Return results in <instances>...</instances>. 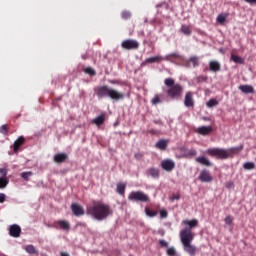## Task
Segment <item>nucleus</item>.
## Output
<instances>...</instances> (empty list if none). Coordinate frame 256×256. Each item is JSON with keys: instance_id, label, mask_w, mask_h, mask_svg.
I'll list each match as a JSON object with an SVG mask.
<instances>
[{"instance_id": "1", "label": "nucleus", "mask_w": 256, "mask_h": 256, "mask_svg": "<svg viewBox=\"0 0 256 256\" xmlns=\"http://www.w3.org/2000/svg\"><path fill=\"white\" fill-rule=\"evenodd\" d=\"M86 213L96 221H105L107 217L113 215V210H111L109 205L103 202H95L91 206L87 207Z\"/></svg>"}, {"instance_id": "2", "label": "nucleus", "mask_w": 256, "mask_h": 256, "mask_svg": "<svg viewBox=\"0 0 256 256\" xmlns=\"http://www.w3.org/2000/svg\"><path fill=\"white\" fill-rule=\"evenodd\" d=\"M96 95L99 99H112V101H123L125 99V93L119 92L107 85L99 86L95 90Z\"/></svg>"}, {"instance_id": "3", "label": "nucleus", "mask_w": 256, "mask_h": 256, "mask_svg": "<svg viewBox=\"0 0 256 256\" xmlns=\"http://www.w3.org/2000/svg\"><path fill=\"white\" fill-rule=\"evenodd\" d=\"M239 151V148H208L204 151L206 155H210V157H214L215 159H229V157H233L235 153Z\"/></svg>"}, {"instance_id": "4", "label": "nucleus", "mask_w": 256, "mask_h": 256, "mask_svg": "<svg viewBox=\"0 0 256 256\" xmlns=\"http://www.w3.org/2000/svg\"><path fill=\"white\" fill-rule=\"evenodd\" d=\"M164 85L169 87L167 94L171 99H179L183 93V87L179 84H175V80L173 78H166L164 80Z\"/></svg>"}, {"instance_id": "5", "label": "nucleus", "mask_w": 256, "mask_h": 256, "mask_svg": "<svg viewBox=\"0 0 256 256\" xmlns=\"http://www.w3.org/2000/svg\"><path fill=\"white\" fill-rule=\"evenodd\" d=\"M164 61H169L170 63H175L176 65H182L183 67H191L189 61L185 60V56L177 52L166 55L164 57Z\"/></svg>"}, {"instance_id": "6", "label": "nucleus", "mask_w": 256, "mask_h": 256, "mask_svg": "<svg viewBox=\"0 0 256 256\" xmlns=\"http://www.w3.org/2000/svg\"><path fill=\"white\" fill-rule=\"evenodd\" d=\"M195 239V234L191 231V228H185L180 231V241L183 244L191 243Z\"/></svg>"}, {"instance_id": "7", "label": "nucleus", "mask_w": 256, "mask_h": 256, "mask_svg": "<svg viewBox=\"0 0 256 256\" xmlns=\"http://www.w3.org/2000/svg\"><path fill=\"white\" fill-rule=\"evenodd\" d=\"M129 201H141L142 203H147L149 201V196L141 191L131 192L128 196Z\"/></svg>"}, {"instance_id": "8", "label": "nucleus", "mask_w": 256, "mask_h": 256, "mask_svg": "<svg viewBox=\"0 0 256 256\" xmlns=\"http://www.w3.org/2000/svg\"><path fill=\"white\" fill-rule=\"evenodd\" d=\"M121 47L122 49H126L127 51L139 49V41L133 39L124 40L121 43Z\"/></svg>"}, {"instance_id": "9", "label": "nucleus", "mask_w": 256, "mask_h": 256, "mask_svg": "<svg viewBox=\"0 0 256 256\" xmlns=\"http://www.w3.org/2000/svg\"><path fill=\"white\" fill-rule=\"evenodd\" d=\"M161 167L164 171L171 172L175 169V161L171 159H166L161 162Z\"/></svg>"}, {"instance_id": "10", "label": "nucleus", "mask_w": 256, "mask_h": 256, "mask_svg": "<svg viewBox=\"0 0 256 256\" xmlns=\"http://www.w3.org/2000/svg\"><path fill=\"white\" fill-rule=\"evenodd\" d=\"M199 180L202 181V183H211L213 181V177H211L209 171L203 170L200 172Z\"/></svg>"}, {"instance_id": "11", "label": "nucleus", "mask_w": 256, "mask_h": 256, "mask_svg": "<svg viewBox=\"0 0 256 256\" xmlns=\"http://www.w3.org/2000/svg\"><path fill=\"white\" fill-rule=\"evenodd\" d=\"M9 235L11 237H20L21 236V227L17 224H13L9 228Z\"/></svg>"}, {"instance_id": "12", "label": "nucleus", "mask_w": 256, "mask_h": 256, "mask_svg": "<svg viewBox=\"0 0 256 256\" xmlns=\"http://www.w3.org/2000/svg\"><path fill=\"white\" fill-rule=\"evenodd\" d=\"M71 209L76 217H81L82 215H85V210L79 204H72Z\"/></svg>"}, {"instance_id": "13", "label": "nucleus", "mask_w": 256, "mask_h": 256, "mask_svg": "<svg viewBox=\"0 0 256 256\" xmlns=\"http://www.w3.org/2000/svg\"><path fill=\"white\" fill-rule=\"evenodd\" d=\"M185 107H195V100H193V93L187 92L184 98Z\"/></svg>"}, {"instance_id": "14", "label": "nucleus", "mask_w": 256, "mask_h": 256, "mask_svg": "<svg viewBox=\"0 0 256 256\" xmlns=\"http://www.w3.org/2000/svg\"><path fill=\"white\" fill-rule=\"evenodd\" d=\"M56 227H60L63 231H69L71 229V224L67 220H59L54 223Z\"/></svg>"}, {"instance_id": "15", "label": "nucleus", "mask_w": 256, "mask_h": 256, "mask_svg": "<svg viewBox=\"0 0 256 256\" xmlns=\"http://www.w3.org/2000/svg\"><path fill=\"white\" fill-rule=\"evenodd\" d=\"M196 162L200 165H204L205 167H213V163H211V160L205 156H199L196 158Z\"/></svg>"}, {"instance_id": "16", "label": "nucleus", "mask_w": 256, "mask_h": 256, "mask_svg": "<svg viewBox=\"0 0 256 256\" xmlns=\"http://www.w3.org/2000/svg\"><path fill=\"white\" fill-rule=\"evenodd\" d=\"M209 71H212V73H218V71H221V63L219 61H210L209 62Z\"/></svg>"}, {"instance_id": "17", "label": "nucleus", "mask_w": 256, "mask_h": 256, "mask_svg": "<svg viewBox=\"0 0 256 256\" xmlns=\"http://www.w3.org/2000/svg\"><path fill=\"white\" fill-rule=\"evenodd\" d=\"M161 61H164V57L163 56H153L150 58H147L144 62H142V66L143 65H147V63H161Z\"/></svg>"}, {"instance_id": "18", "label": "nucleus", "mask_w": 256, "mask_h": 256, "mask_svg": "<svg viewBox=\"0 0 256 256\" xmlns=\"http://www.w3.org/2000/svg\"><path fill=\"white\" fill-rule=\"evenodd\" d=\"M169 145V140L161 139L156 144V149H160V151H165Z\"/></svg>"}, {"instance_id": "19", "label": "nucleus", "mask_w": 256, "mask_h": 256, "mask_svg": "<svg viewBox=\"0 0 256 256\" xmlns=\"http://www.w3.org/2000/svg\"><path fill=\"white\" fill-rule=\"evenodd\" d=\"M67 159H69V155H67V153H59L54 156L55 163H64Z\"/></svg>"}, {"instance_id": "20", "label": "nucleus", "mask_w": 256, "mask_h": 256, "mask_svg": "<svg viewBox=\"0 0 256 256\" xmlns=\"http://www.w3.org/2000/svg\"><path fill=\"white\" fill-rule=\"evenodd\" d=\"M182 225H187L188 229H195V227H197V225H199V221L197 219H193V220H183L182 221Z\"/></svg>"}, {"instance_id": "21", "label": "nucleus", "mask_w": 256, "mask_h": 256, "mask_svg": "<svg viewBox=\"0 0 256 256\" xmlns=\"http://www.w3.org/2000/svg\"><path fill=\"white\" fill-rule=\"evenodd\" d=\"M183 247H184V251H186V253H189L191 256L195 255L197 251V248L191 245V242L183 244Z\"/></svg>"}, {"instance_id": "22", "label": "nucleus", "mask_w": 256, "mask_h": 256, "mask_svg": "<svg viewBox=\"0 0 256 256\" xmlns=\"http://www.w3.org/2000/svg\"><path fill=\"white\" fill-rule=\"evenodd\" d=\"M211 131H213L211 126H201L197 129V133H199V135H209Z\"/></svg>"}, {"instance_id": "23", "label": "nucleus", "mask_w": 256, "mask_h": 256, "mask_svg": "<svg viewBox=\"0 0 256 256\" xmlns=\"http://www.w3.org/2000/svg\"><path fill=\"white\" fill-rule=\"evenodd\" d=\"M239 90L242 93H245L246 95L249 94V93H254V91H255V89L251 85H240Z\"/></svg>"}, {"instance_id": "24", "label": "nucleus", "mask_w": 256, "mask_h": 256, "mask_svg": "<svg viewBox=\"0 0 256 256\" xmlns=\"http://www.w3.org/2000/svg\"><path fill=\"white\" fill-rule=\"evenodd\" d=\"M23 143H25V138H23V136H20L15 142H14V153H18L19 151V147H21V145H23Z\"/></svg>"}, {"instance_id": "25", "label": "nucleus", "mask_w": 256, "mask_h": 256, "mask_svg": "<svg viewBox=\"0 0 256 256\" xmlns=\"http://www.w3.org/2000/svg\"><path fill=\"white\" fill-rule=\"evenodd\" d=\"M227 17H229V13H221L217 16L216 21L220 25H225V22L227 21Z\"/></svg>"}, {"instance_id": "26", "label": "nucleus", "mask_w": 256, "mask_h": 256, "mask_svg": "<svg viewBox=\"0 0 256 256\" xmlns=\"http://www.w3.org/2000/svg\"><path fill=\"white\" fill-rule=\"evenodd\" d=\"M185 61H188L190 67L192 63V67H199V57L198 56H191L188 60L185 59Z\"/></svg>"}, {"instance_id": "27", "label": "nucleus", "mask_w": 256, "mask_h": 256, "mask_svg": "<svg viewBox=\"0 0 256 256\" xmlns=\"http://www.w3.org/2000/svg\"><path fill=\"white\" fill-rule=\"evenodd\" d=\"M92 123H94L98 127L100 125H103V123H105V116L104 115H100V116L96 117L95 119L92 120Z\"/></svg>"}, {"instance_id": "28", "label": "nucleus", "mask_w": 256, "mask_h": 256, "mask_svg": "<svg viewBox=\"0 0 256 256\" xmlns=\"http://www.w3.org/2000/svg\"><path fill=\"white\" fill-rule=\"evenodd\" d=\"M231 61H233L234 63H238L239 65H243V63H244L243 58H241L240 56L235 55V54L231 55Z\"/></svg>"}, {"instance_id": "29", "label": "nucleus", "mask_w": 256, "mask_h": 256, "mask_svg": "<svg viewBox=\"0 0 256 256\" xmlns=\"http://www.w3.org/2000/svg\"><path fill=\"white\" fill-rule=\"evenodd\" d=\"M147 173L150 174L153 179H157V177H159V170L157 168H150L147 170Z\"/></svg>"}, {"instance_id": "30", "label": "nucleus", "mask_w": 256, "mask_h": 256, "mask_svg": "<svg viewBox=\"0 0 256 256\" xmlns=\"http://www.w3.org/2000/svg\"><path fill=\"white\" fill-rule=\"evenodd\" d=\"M243 168L246 170V171H253V169H255V163L254 162H245L243 164Z\"/></svg>"}, {"instance_id": "31", "label": "nucleus", "mask_w": 256, "mask_h": 256, "mask_svg": "<svg viewBox=\"0 0 256 256\" xmlns=\"http://www.w3.org/2000/svg\"><path fill=\"white\" fill-rule=\"evenodd\" d=\"M180 30L184 35H187V36L191 35L192 33L191 27L187 25H182Z\"/></svg>"}, {"instance_id": "32", "label": "nucleus", "mask_w": 256, "mask_h": 256, "mask_svg": "<svg viewBox=\"0 0 256 256\" xmlns=\"http://www.w3.org/2000/svg\"><path fill=\"white\" fill-rule=\"evenodd\" d=\"M217 105H219V101H217V100L214 99V98L210 99V100L206 103V106H207L209 109H212V107H217Z\"/></svg>"}, {"instance_id": "33", "label": "nucleus", "mask_w": 256, "mask_h": 256, "mask_svg": "<svg viewBox=\"0 0 256 256\" xmlns=\"http://www.w3.org/2000/svg\"><path fill=\"white\" fill-rule=\"evenodd\" d=\"M166 253H167L168 256H180L177 253V250L175 249V247H168L167 250H166Z\"/></svg>"}, {"instance_id": "34", "label": "nucleus", "mask_w": 256, "mask_h": 256, "mask_svg": "<svg viewBox=\"0 0 256 256\" xmlns=\"http://www.w3.org/2000/svg\"><path fill=\"white\" fill-rule=\"evenodd\" d=\"M21 177L24 179V181H29L31 177H33V172L28 171V172H22Z\"/></svg>"}, {"instance_id": "35", "label": "nucleus", "mask_w": 256, "mask_h": 256, "mask_svg": "<svg viewBox=\"0 0 256 256\" xmlns=\"http://www.w3.org/2000/svg\"><path fill=\"white\" fill-rule=\"evenodd\" d=\"M117 193H119V195H125V184H117Z\"/></svg>"}, {"instance_id": "36", "label": "nucleus", "mask_w": 256, "mask_h": 256, "mask_svg": "<svg viewBox=\"0 0 256 256\" xmlns=\"http://www.w3.org/2000/svg\"><path fill=\"white\" fill-rule=\"evenodd\" d=\"M9 185V178H0V189H5Z\"/></svg>"}, {"instance_id": "37", "label": "nucleus", "mask_w": 256, "mask_h": 256, "mask_svg": "<svg viewBox=\"0 0 256 256\" xmlns=\"http://www.w3.org/2000/svg\"><path fill=\"white\" fill-rule=\"evenodd\" d=\"M26 253H29V255H35V246L34 245H28L25 248Z\"/></svg>"}, {"instance_id": "38", "label": "nucleus", "mask_w": 256, "mask_h": 256, "mask_svg": "<svg viewBox=\"0 0 256 256\" xmlns=\"http://www.w3.org/2000/svg\"><path fill=\"white\" fill-rule=\"evenodd\" d=\"M145 213L148 217H156L157 216V212H154L152 211L151 209L149 208H146L145 209Z\"/></svg>"}, {"instance_id": "39", "label": "nucleus", "mask_w": 256, "mask_h": 256, "mask_svg": "<svg viewBox=\"0 0 256 256\" xmlns=\"http://www.w3.org/2000/svg\"><path fill=\"white\" fill-rule=\"evenodd\" d=\"M8 129H9V126L7 124H4L0 127V133H2V135H7Z\"/></svg>"}, {"instance_id": "40", "label": "nucleus", "mask_w": 256, "mask_h": 256, "mask_svg": "<svg viewBox=\"0 0 256 256\" xmlns=\"http://www.w3.org/2000/svg\"><path fill=\"white\" fill-rule=\"evenodd\" d=\"M7 168H0V178H7Z\"/></svg>"}, {"instance_id": "41", "label": "nucleus", "mask_w": 256, "mask_h": 256, "mask_svg": "<svg viewBox=\"0 0 256 256\" xmlns=\"http://www.w3.org/2000/svg\"><path fill=\"white\" fill-rule=\"evenodd\" d=\"M224 222L226 225H229V226L233 225V216H227Z\"/></svg>"}, {"instance_id": "42", "label": "nucleus", "mask_w": 256, "mask_h": 256, "mask_svg": "<svg viewBox=\"0 0 256 256\" xmlns=\"http://www.w3.org/2000/svg\"><path fill=\"white\" fill-rule=\"evenodd\" d=\"M208 77L207 76H198L197 77V83H205L207 81Z\"/></svg>"}, {"instance_id": "43", "label": "nucleus", "mask_w": 256, "mask_h": 256, "mask_svg": "<svg viewBox=\"0 0 256 256\" xmlns=\"http://www.w3.org/2000/svg\"><path fill=\"white\" fill-rule=\"evenodd\" d=\"M85 73H87V75H95V70L91 67H87L86 69H84Z\"/></svg>"}, {"instance_id": "44", "label": "nucleus", "mask_w": 256, "mask_h": 256, "mask_svg": "<svg viewBox=\"0 0 256 256\" xmlns=\"http://www.w3.org/2000/svg\"><path fill=\"white\" fill-rule=\"evenodd\" d=\"M187 155H189V157H195V156H197V150L190 149V150H188Z\"/></svg>"}, {"instance_id": "45", "label": "nucleus", "mask_w": 256, "mask_h": 256, "mask_svg": "<svg viewBox=\"0 0 256 256\" xmlns=\"http://www.w3.org/2000/svg\"><path fill=\"white\" fill-rule=\"evenodd\" d=\"M131 17V12L123 11L122 12V19H129Z\"/></svg>"}, {"instance_id": "46", "label": "nucleus", "mask_w": 256, "mask_h": 256, "mask_svg": "<svg viewBox=\"0 0 256 256\" xmlns=\"http://www.w3.org/2000/svg\"><path fill=\"white\" fill-rule=\"evenodd\" d=\"M161 103V98H159V96H156L152 99V105H157Z\"/></svg>"}, {"instance_id": "47", "label": "nucleus", "mask_w": 256, "mask_h": 256, "mask_svg": "<svg viewBox=\"0 0 256 256\" xmlns=\"http://www.w3.org/2000/svg\"><path fill=\"white\" fill-rule=\"evenodd\" d=\"M167 215H168V213H167L166 210H161V211H160V217H161V219H167Z\"/></svg>"}, {"instance_id": "48", "label": "nucleus", "mask_w": 256, "mask_h": 256, "mask_svg": "<svg viewBox=\"0 0 256 256\" xmlns=\"http://www.w3.org/2000/svg\"><path fill=\"white\" fill-rule=\"evenodd\" d=\"M159 244L161 247H169V243L165 240H159Z\"/></svg>"}, {"instance_id": "49", "label": "nucleus", "mask_w": 256, "mask_h": 256, "mask_svg": "<svg viewBox=\"0 0 256 256\" xmlns=\"http://www.w3.org/2000/svg\"><path fill=\"white\" fill-rule=\"evenodd\" d=\"M7 196L4 193H0V203H5Z\"/></svg>"}, {"instance_id": "50", "label": "nucleus", "mask_w": 256, "mask_h": 256, "mask_svg": "<svg viewBox=\"0 0 256 256\" xmlns=\"http://www.w3.org/2000/svg\"><path fill=\"white\" fill-rule=\"evenodd\" d=\"M245 3H248L249 5H256V0H244Z\"/></svg>"}, {"instance_id": "51", "label": "nucleus", "mask_w": 256, "mask_h": 256, "mask_svg": "<svg viewBox=\"0 0 256 256\" xmlns=\"http://www.w3.org/2000/svg\"><path fill=\"white\" fill-rule=\"evenodd\" d=\"M179 199V195H173L171 197V201H177Z\"/></svg>"}, {"instance_id": "52", "label": "nucleus", "mask_w": 256, "mask_h": 256, "mask_svg": "<svg viewBox=\"0 0 256 256\" xmlns=\"http://www.w3.org/2000/svg\"><path fill=\"white\" fill-rule=\"evenodd\" d=\"M156 7L157 9H159V7H167V4L166 3L157 4Z\"/></svg>"}, {"instance_id": "53", "label": "nucleus", "mask_w": 256, "mask_h": 256, "mask_svg": "<svg viewBox=\"0 0 256 256\" xmlns=\"http://www.w3.org/2000/svg\"><path fill=\"white\" fill-rule=\"evenodd\" d=\"M143 157V155L141 153H137L135 154V159H141Z\"/></svg>"}, {"instance_id": "54", "label": "nucleus", "mask_w": 256, "mask_h": 256, "mask_svg": "<svg viewBox=\"0 0 256 256\" xmlns=\"http://www.w3.org/2000/svg\"><path fill=\"white\" fill-rule=\"evenodd\" d=\"M61 256H71V255H69V253L67 252H61Z\"/></svg>"}, {"instance_id": "55", "label": "nucleus", "mask_w": 256, "mask_h": 256, "mask_svg": "<svg viewBox=\"0 0 256 256\" xmlns=\"http://www.w3.org/2000/svg\"><path fill=\"white\" fill-rule=\"evenodd\" d=\"M110 83H111L112 85H115L117 82H116L115 80H110Z\"/></svg>"}, {"instance_id": "56", "label": "nucleus", "mask_w": 256, "mask_h": 256, "mask_svg": "<svg viewBox=\"0 0 256 256\" xmlns=\"http://www.w3.org/2000/svg\"><path fill=\"white\" fill-rule=\"evenodd\" d=\"M231 183H228L227 185H226V187L229 189L230 187H231Z\"/></svg>"}]
</instances>
